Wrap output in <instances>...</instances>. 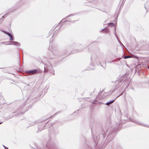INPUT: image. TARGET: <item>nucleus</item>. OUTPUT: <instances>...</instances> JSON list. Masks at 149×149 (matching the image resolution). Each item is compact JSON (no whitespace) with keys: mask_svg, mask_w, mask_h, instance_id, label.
I'll return each mask as SVG.
<instances>
[{"mask_svg":"<svg viewBox=\"0 0 149 149\" xmlns=\"http://www.w3.org/2000/svg\"><path fill=\"white\" fill-rule=\"evenodd\" d=\"M39 72V71H38V70H34L28 71H27V73H38Z\"/></svg>","mask_w":149,"mask_h":149,"instance_id":"obj_1","label":"nucleus"},{"mask_svg":"<svg viewBox=\"0 0 149 149\" xmlns=\"http://www.w3.org/2000/svg\"><path fill=\"white\" fill-rule=\"evenodd\" d=\"M109 31L108 29L107 28H104L102 30V32L107 33Z\"/></svg>","mask_w":149,"mask_h":149,"instance_id":"obj_2","label":"nucleus"},{"mask_svg":"<svg viewBox=\"0 0 149 149\" xmlns=\"http://www.w3.org/2000/svg\"><path fill=\"white\" fill-rule=\"evenodd\" d=\"M116 98L114 100H111V101H110L107 102L106 103V104L107 105H109L110 104H112V103H113L114 101L115 100H116Z\"/></svg>","mask_w":149,"mask_h":149,"instance_id":"obj_3","label":"nucleus"},{"mask_svg":"<svg viewBox=\"0 0 149 149\" xmlns=\"http://www.w3.org/2000/svg\"><path fill=\"white\" fill-rule=\"evenodd\" d=\"M11 42L12 43V45H19V43L17 42L13 41Z\"/></svg>","mask_w":149,"mask_h":149,"instance_id":"obj_4","label":"nucleus"},{"mask_svg":"<svg viewBox=\"0 0 149 149\" xmlns=\"http://www.w3.org/2000/svg\"><path fill=\"white\" fill-rule=\"evenodd\" d=\"M9 36L10 38V40L11 41H12L13 40V36L11 34L10 35V36Z\"/></svg>","mask_w":149,"mask_h":149,"instance_id":"obj_5","label":"nucleus"},{"mask_svg":"<svg viewBox=\"0 0 149 149\" xmlns=\"http://www.w3.org/2000/svg\"><path fill=\"white\" fill-rule=\"evenodd\" d=\"M108 24L109 26H114V24L113 23H109Z\"/></svg>","mask_w":149,"mask_h":149,"instance_id":"obj_6","label":"nucleus"},{"mask_svg":"<svg viewBox=\"0 0 149 149\" xmlns=\"http://www.w3.org/2000/svg\"><path fill=\"white\" fill-rule=\"evenodd\" d=\"M4 32L6 34H7L8 36H10V35L11 34L10 33H8V32H4Z\"/></svg>","mask_w":149,"mask_h":149,"instance_id":"obj_7","label":"nucleus"},{"mask_svg":"<svg viewBox=\"0 0 149 149\" xmlns=\"http://www.w3.org/2000/svg\"><path fill=\"white\" fill-rule=\"evenodd\" d=\"M130 57V56H125L124 57V58H125V59H126V58H129Z\"/></svg>","mask_w":149,"mask_h":149,"instance_id":"obj_8","label":"nucleus"},{"mask_svg":"<svg viewBox=\"0 0 149 149\" xmlns=\"http://www.w3.org/2000/svg\"><path fill=\"white\" fill-rule=\"evenodd\" d=\"M135 123H136L137 124H139V123L138 122H137L136 121L135 122Z\"/></svg>","mask_w":149,"mask_h":149,"instance_id":"obj_9","label":"nucleus"},{"mask_svg":"<svg viewBox=\"0 0 149 149\" xmlns=\"http://www.w3.org/2000/svg\"><path fill=\"white\" fill-rule=\"evenodd\" d=\"M116 38H117L118 40V37H117V36H116Z\"/></svg>","mask_w":149,"mask_h":149,"instance_id":"obj_10","label":"nucleus"},{"mask_svg":"<svg viewBox=\"0 0 149 149\" xmlns=\"http://www.w3.org/2000/svg\"><path fill=\"white\" fill-rule=\"evenodd\" d=\"M5 149H8V148H5Z\"/></svg>","mask_w":149,"mask_h":149,"instance_id":"obj_11","label":"nucleus"},{"mask_svg":"<svg viewBox=\"0 0 149 149\" xmlns=\"http://www.w3.org/2000/svg\"><path fill=\"white\" fill-rule=\"evenodd\" d=\"M44 69H45L44 72H45V68H44Z\"/></svg>","mask_w":149,"mask_h":149,"instance_id":"obj_12","label":"nucleus"},{"mask_svg":"<svg viewBox=\"0 0 149 149\" xmlns=\"http://www.w3.org/2000/svg\"><path fill=\"white\" fill-rule=\"evenodd\" d=\"M68 22V21H66V22Z\"/></svg>","mask_w":149,"mask_h":149,"instance_id":"obj_13","label":"nucleus"},{"mask_svg":"<svg viewBox=\"0 0 149 149\" xmlns=\"http://www.w3.org/2000/svg\"><path fill=\"white\" fill-rule=\"evenodd\" d=\"M1 123H0V124Z\"/></svg>","mask_w":149,"mask_h":149,"instance_id":"obj_14","label":"nucleus"}]
</instances>
